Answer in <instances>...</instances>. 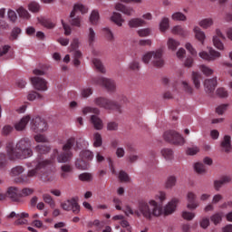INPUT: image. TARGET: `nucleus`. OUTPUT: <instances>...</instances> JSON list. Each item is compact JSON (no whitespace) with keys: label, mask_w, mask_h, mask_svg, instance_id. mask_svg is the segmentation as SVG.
Masks as SVG:
<instances>
[{"label":"nucleus","mask_w":232,"mask_h":232,"mask_svg":"<svg viewBox=\"0 0 232 232\" xmlns=\"http://www.w3.org/2000/svg\"><path fill=\"white\" fill-rule=\"evenodd\" d=\"M99 11L93 10L90 16V22L92 24H97L99 23Z\"/></svg>","instance_id":"obj_49"},{"label":"nucleus","mask_w":232,"mask_h":232,"mask_svg":"<svg viewBox=\"0 0 232 232\" xmlns=\"http://www.w3.org/2000/svg\"><path fill=\"white\" fill-rule=\"evenodd\" d=\"M83 115H87V113H94L95 115H99L101 113V111L99 108L95 107H85L82 109Z\"/></svg>","instance_id":"obj_46"},{"label":"nucleus","mask_w":232,"mask_h":232,"mask_svg":"<svg viewBox=\"0 0 232 232\" xmlns=\"http://www.w3.org/2000/svg\"><path fill=\"white\" fill-rule=\"evenodd\" d=\"M34 193V188H24L20 191V198L21 197H30Z\"/></svg>","instance_id":"obj_56"},{"label":"nucleus","mask_w":232,"mask_h":232,"mask_svg":"<svg viewBox=\"0 0 232 232\" xmlns=\"http://www.w3.org/2000/svg\"><path fill=\"white\" fill-rule=\"evenodd\" d=\"M150 61H151V64L155 66V68H162V66H164V58H162V50L159 49L157 51L148 53L142 57V62L145 64H148Z\"/></svg>","instance_id":"obj_4"},{"label":"nucleus","mask_w":232,"mask_h":232,"mask_svg":"<svg viewBox=\"0 0 232 232\" xmlns=\"http://www.w3.org/2000/svg\"><path fill=\"white\" fill-rule=\"evenodd\" d=\"M79 12L81 14H87L88 7L83 5L77 4L74 5L73 10L72 11L70 17H71V24L72 26H77L78 28L81 27V16L78 15Z\"/></svg>","instance_id":"obj_7"},{"label":"nucleus","mask_w":232,"mask_h":232,"mask_svg":"<svg viewBox=\"0 0 232 232\" xmlns=\"http://www.w3.org/2000/svg\"><path fill=\"white\" fill-rule=\"evenodd\" d=\"M221 148H223V151H225V153H231V136L226 135L224 137V140L221 142Z\"/></svg>","instance_id":"obj_20"},{"label":"nucleus","mask_w":232,"mask_h":232,"mask_svg":"<svg viewBox=\"0 0 232 232\" xmlns=\"http://www.w3.org/2000/svg\"><path fill=\"white\" fill-rule=\"evenodd\" d=\"M199 26L201 28H209V26H213V19L212 18H205L199 22Z\"/></svg>","instance_id":"obj_47"},{"label":"nucleus","mask_w":232,"mask_h":232,"mask_svg":"<svg viewBox=\"0 0 232 232\" xmlns=\"http://www.w3.org/2000/svg\"><path fill=\"white\" fill-rule=\"evenodd\" d=\"M95 106L99 108H103L104 110H114V111H118V113H122L121 109V105L112 100L104 97H98L94 99Z\"/></svg>","instance_id":"obj_5"},{"label":"nucleus","mask_w":232,"mask_h":232,"mask_svg":"<svg viewBox=\"0 0 232 232\" xmlns=\"http://www.w3.org/2000/svg\"><path fill=\"white\" fill-rule=\"evenodd\" d=\"M196 39L201 43V44H204V40L206 39V34L202 30H200L199 27L194 28Z\"/></svg>","instance_id":"obj_29"},{"label":"nucleus","mask_w":232,"mask_h":232,"mask_svg":"<svg viewBox=\"0 0 232 232\" xmlns=\"http://www.w3.org/2000/svg\"><path fill=\"white\" fill-rule=\"evenodd\" d=\"M35 151L38 152V157H41L42 160H45L41 155H46V153H50V146L46 144H38L35 147Z\"/></svg>","instance_id":"obj_22"},{"label":"nucleus","mask_w":232,"mask_h":232,"mask_svg":"<svg viewBox=\"0 0 232 232\" xmlns=\"http://www.w3.org/2000/svg\"><path fill=\"white\" fill-rule=\"evenodd\" d=\"M119 179L121 182H130V176L124 170L120 171Z\"/></svg>","instance_id":"obj_57"},{"label":"nucleus","mask_w":232,"mask_h":232,"mask_svg":"<svg viewBox=\"0 0 232 232\" xmlns=\"http://www.w3.org/2000/svg\"><path fill=\"white\" fill-rule=\"evenodd\" d=\"M217 78L206 80L204 82L205 92H207V93H213L215 92V88H217Z\"/></svg>","instance_id":"obj_17"},{"label":"nucleus","mask_w":232,"mask_h":232,"mask_svg":"<svg viewBox=\"0 0 232 232\" xmlns=\"http://www.w3.org/2000/svg\"><path fill=\"white\" fill-rule=\"evenodd\" d=\"M123 213H125L126 217H130V215H135V217H140V212L139 210H133L130 207V205H126L124 208L122 209Z\"/></svg>","instance_id":"obj_30"},{"label":"nucleus","mask_w":232,"mask_h":232,"mask_svg":"<svg viewBox=\"0 0 232 232\" xmlns=\"http://www.w3.org/2000/svg\"><path fill=\"white\" fill-rule=\"evenodd\" d=\"M92 63L98 72H101V73H106V69H104V65H102V62H101L100 59L94 58L92 60Z\"/></svg>","instance_id":"obj_37"},{"label":"nucleus","mask_w":232,"mask_h":232,"mask_svg":"<svg viewBox=\"0 0 232 232\" xmlns=\"http://www.w3.org/2000/svg\"><path fill=\"white\" fill-rule=\"evenodd\" d=\"M173 21H186L187 17L181 12H176L171 16Z\"/></svg>","instance_id":"obj_51"},{"label":"nucleus","mask_w":232,"mask_h":232,"mask_svg":"<svg viewBox=\"0 0 232 232\" xmlns=\"http://www.w3.org/2000/svg\"><path fill=\"white\" fill-rule=\"evenodd\" d=\"M156 200H159L160 204H162V202L166 200V192L164 191L158 192L156 194Z\"/></svg>","instance_id":"obj_64"},{"label":"nucleus","mask_w":232,"mask_h":232,"mask_svg":"<svg viewBox=\"0 0 232 232\" xmlns=\"http://www.w3.org/2000/svg\"><path fill=\"white\" fill-rule=\"evenodd\" d=\"M27 99L28 101H35V99H43V95L37 93V92H30Z\"/></svg>","instance_id":"obj_59"},{"label":"nucleus","mask_w":232,"mask_h":232,"mask_svg":"<svg viewBox=\"0 0 232 232\" xmlns=\"http://www.w3.org/2000/svg\"><path fill=\"white\" fill-rule=\"evenodd\" d=\"M169 28V18L164 17L160 23V32H166Z\"/></svg>","instance_id":"obj_43"},{"label":"nucleus","mask_w":232,"mask_h":232,"mask_svg":"<svg viewBox=\"0 0 232 232\" xmlns=\"http://www.w3.org/2000/svg\"><path fill=\"white\" fill-rule=\"evenodd\" d=\"M188 204L187 205V208L188 209H197V208H198V203H197V195H195V193L193 192H188Z\"/></svg>","instance_id":"obj_18"},{"label":"nucleus","mask_w":232,"mask_h":232,"mask_svg":"<svg viewBox=\"0 0 232 232\" xmlns=\"http://www.w3.org/2000/svg\"><path fill=\"white\" fill-rule=\"evenodd\" d=\"M75 145V138H70L67 140L66 143L63 146V152L58 154L57 161L60 163H64L70 161L72 157V148Z\"/></svg>","instance_id":"obj_6"},{"label":"nucleus","mask_w":232,"mask_h":232,"mask_svg":"<svg viewBox=\"0 0 232 232\" xmlns=\"http://www.w3.org/2000/svg\"><path fill=\"white\" fill-rule=\"evenodd\" d=\"M194 169L199 175H202V173H206V166L203 163H196L194 166Z\"/></svg>","instance_id":"obj_52"},{"label":"nucleus","mask_w":232,"mask_h":232,"mask_svg":"<svg viewBox=\"0 0 232 232\" xmlns=\"http://www.w3.org/2000/svg\"><path fill=\"white\" fill-rule=\"evenodd\" d=\"M231 182V177L229 176H223L220 178L219 180L214 181V188L216 191H218L224 184H229Z\"/></svg>","instance_id":"obj_19"},{"label":"nucleus","mask_w":232,"mask_h":232,"mask_svg":"<svg viewBox=\"0 0 232 232\" xmlns=\"http://www.w3.org/2000/svg\"><path fill=\"white\" fill-rule=\"evenodd\" d=\"M199 70L204 73V75H213V69L206 65H200Z\"/></svg>","instance_id":"obj_58"},{"label":"nucleus","mask_w":232,"mask_h":232,"mask_svg":"<svg viewBox=\"0 0 232 232\" xmlns=\"http://www.w3.org/2000/svg\"><path fill=\"white\" fill-rule=\"evenodd\" d=\"M222 212H218L210 217V220L211 222H213V224H215V226H218V224H220L222 222Z\"/></svg>","instance_id":"obj_39"},{"label":"nucleus","mask_w":232,"mask_h":232,"mask_svg":"<svg viewBox=\"0 0 232 232\" xmlns=\"http://www.w3.org/2000/svg\"><path fill=\"white\" fill-rule=\"evenodd\" d=\"M30 12L37 13L41 10V5L37 2H31L28 5Z\"/></svg>","instance_id":"obj_50"},{"label":"nucleus","mask_w":232,"mask_h":232,"mask_svg":"<svg viewBox=\"0 0 232 232\" xmlns=\"http://www.w3.org/2000/svg\"><path fill=\"white\" fill-rule=\"evenodd\" d=\"M8 164V160L6 159V154L0 153V169H5Z\"/></svg>","instance_id":"obj_53"},{"label":"nucleus","mask_w":232,"mask_h":232,"mask_svg":"<svg viewBox=\"0 0 232 232\" xmlns=\"http://www.w3.org/2000/svg\"><path fill=\"white\" fill-rule=\"evenodd\" d=\"M23 173H24V167L23 166H16L11 169V175H13V177H19V175H23Z\"/></svg>","instance_id":"obj_41"},{"label":"nucleus","mask_w":232,"mask_h":232,"mask_svg":"<svg viewBox=\"0 0 232 232\" xmlns=\"http://www.w3.org/2000/svg\"><path fill=\"white\" fill-rule=\"evenodd\" d=\"M61 208L64 211H72L74 215H79L81 212V206H79V197H73L67 199L61 204Z\"/></svg>","instance_id":"obj_8"},{"label":"nucleus","mask_w":232,"mask_h":232,"mask_svg":"<svg viewBox=\"0 0 232 232\" xmlns=\"http://www.w3.org/2000/svg\"><path fill=\"white\" fill-rule=\"evenodd\" d=\"M6 153L9 160L30 159V157H34L32 141L28 138H23L16 143L15 149L14 148V142H8L6 144Z\"/></svg>","instance_id":"obj_2"},{"label":"nucleus","mask_w":232,"mask_h":232,"mask_svg":"<svg viewBox=\"0 0 232 232\" xmlns=\"http://www.w3.org/2000/svg\"><path fill=\"white\" fill-rule=\"evenodd\" d=\"M95 39H96L95 31L93 30V28L90 27L87 33V41L89 43V46L91 47L93 46L95 43Z\"/></svg>","instance_id":"obj_28"},{"label":"nucleus","mask_w":232,"mask_h":232,"mask_svg":"<svg viewBox=\"0 0 232 232\" xmlns=\"http://www.w3.org/2000/svg\"><path fill=\"white\" fill-rule=\"evenodd\" d=\"M164 140L166 142H169L170 144H176V146H183L186 142L184 137L179 134L175 130H168L163 134Z\"/></svg>","instance_id":"obj_9"},{"label":"nucleus","mask_w":232,"mask_h":232,"mask_svg":"<svg viewBox=\"0 0 232 232\" xmlns=\"http://www.w3.org/2000/svg\"><path fill=\"white\" fill-rule=\"evenodd\" d=\"M75 166L77 168V169H88L90 164L88 163V161H86V160H82L81 158V160H77L75 162Z\"/></svg>","instance_id":"obj_32"},{"label":"nucleus","mask_w":232,"mask_h":232,"mask_svg":"<svg viewBox=\"0 0 232 232\" xmlns=\"http://www.w3.org/2000/svg\"><path fill=\"white\" fill-rule=\"evenodd\" d=\"M92 83L104 86L109 92H115V82L111 79L97 76L92 78Z\"/></svg>","instance_id":"obj_10"},{"label":"nucleus","mask_w":232,"mask_h":232,"mask_svg":"<svg viewBox=\"0 0 232 232\" xmlns=\"http://www.w3.org/2000/svg\"><path fill=\"white\" fill-rule=\"evenodd\" d=\"M161 155L166 159V160H171L173 159V150L163 149L161 150Z\"/></svg>","instance_id":"obj_42"},{"label":"nucleus","mask_w":232,"mask_h":232,"mask_svg":"<svg viewBox=\"0 0 232 232\" xmlns=\"http://www.w3.org/2000/svg\"><path fill=\"white\" fill-rule=\"evenodd\" d=\"M80 157L82 160L85 161L93 160V152L90 150H82L80 153Z\"/></svg>","instance_id":"obj_33"},{"label":"nucleus","mask_w":232,"mask_h":232,"mask_svg":"<svg viewBox=\"0 0 232 232\" xmlns=\"http://www.w3.org/2000/svg\"><path fill=\"white\" fill-rule=\"evenodd\" d=\"M150 34H151V29H150V28L138 30V35L140 37H148V35H150Z\"/></svg>","instance_id":"obj_60"},{"label":"nucleus","mask_w":232,"mask_h":232,"mask_svg":"<svg viewBox=\"0 0 232 232\" xmlns=\"http://www.w3.org/2000/svg\"><path fill=\"white\" fill-rule=\"evenodd\" d=\"M16 12L20 17H23V19H30V13H28L23 6L19 7Z\"/></svg>","instance_id":"obj_48"},{"label":"nucleus","mask_w":232,"mask_h":232,"mask_svg":"<svg viewBox=\"0 0 232 232\" xmlns=\"http://www.w3.org/2000/svg\"><path fill=\"white\" fill-rule=\"evenodd\" d=\"M199 57L204 59V61H217V59H220L221 54L220 52H218L213 48H209L208 53L206 51L199 53Z\"/></svg>","instance_id":"obj_13"},{"label":"nucleus","mask_w":232,"mask_h":232,"mask_svg":"<svg viewBox=\"0 0 232 232\" xmlns=\"http://www.w3.org/2000/svg\"><path fill=\"white\" fill-rule=\"evenodd\" d=\"M146 21L140 18H133L129 22L130 28H139V26H144Z\"/></svg>","instance_id":"obj_26"},{"label":"nucleus","mask_w":232,"mask_h":232,"mask_svg":"<svg viewBox=\"0 0 232 232\" xmlns=\"http://www.w3.org/2000/svg\"><path fill=\"white\" fill-rule=\"evenodd\" d=\"M31 130L34 131V133H42V131L48 130V123L40 117H36L32 120Z\"/></svg>","instance_id":"obj_11"},{"label":"nucleus","mask_w":232,"mask_h":232,"mask_svg":"<svg viewBox=\"0 0 232 232\" xmlns=\"http://www.w3.org/2000/svg\"><path fill=\"white\" fill-rule=\"evenodd\" d=\"M31 82L35 90H39L40 92H46V90H48L46 80L41 77L31 78Z\"/></svg>","instance_id":"obj_14"},{"label":"nucleus","mask_w":232,"mask_h":232,"mask_svg":"<svg viewBox=\"0 0 232 232\" xmlns=\"http://www.w3.org/2000/svg\"><path fill=\"white\" fill-rule=\"evenodd\" d=\"M39 23L42 24V26H44L45 28H55V24H53V22H52V20L48 18H40Z\"/></svg>","instance_id":"obj_35"},{"label":"nucleus","mask_w":232,"mask_h":232,"mask_svg":"<svg viewBox=\"0 0 232 232\" xmlns=\"http://www.w3.org/2000/svg\"><path fill=\"white\" fill-rule=\"evenodd\" d=\"M30 115H27L21 119V121L14 125V128L17 131H23L26 128V124L30 122Z\"/></svg>","instance_id":"obj_23"},{"label":"nucleus","mask_w":232,"mask_h":232,"mask_svg":"<svg viewBox=\"0 0 232 232\" xmlns=\"http://www.w3.org/2000/svg\"><path fill=\"white\" fill-rule=\"evenodd\" d=\"M172 34H174V35H181L182 37H186V35H188V31H186L180 25H176L172 29Z\"/></svg>","instance_id":"obj_31"},{"label":"nucleus","mask_w":232,"mask_h":232,"mask_svg":"<svg viewBox=\"0 0 232 232\" xmlns=\"http://www.w3.org/2000/svg\"><path fill=\"white\" fill-rule=\"evenodd\" d=\"M91 122L95 128V130H102L103 124H102V120L99 118L97 115H92L91 116Z\"/></svg>","instance_id":"obj_25"},{"label":"nucleus","mask_w":232,"mask_h":232,"mask_svg":"<svg viewBox=\"0 0 232 232\" xmlns=\"http://www.w3.org/2000/svg\"><path fill=\"white\" fill-rule=\"evenodd\" d=\"M93 146L94 148H101L102 146V136L99 134V132H96L93 136Z\"/></svg>","instance_id":"obj_44"},{"label":"nucleus","mask_w":232,"mask_h":232,"mask_svg":"<svg viewBox=\"0 0 232 232\" xmlns=\"http://www.w3.org/2000/svg\"><path fill=\"white\" fill-rule=\"evenodd\" d=\"M34 162H36L35 168L29 169L27 175H22L14 179L16 184H28L30 179L39 177L42 169L53 166V160H43L40 156L35 159Z\"/></svg>","instance_id":"obj_3"},{"label":"nucleus","mask_w":232,"mask_h":232,"mask_svg":"<svg viewBox=\"0 0 232 232\" xmlns=\"http://www.w3.org/2000/svg\"><path fill=\"white\" fill-rule=\"evenodd\" d=\"M34 140H35V142L46 143V142H48V138H46V136H44L43 134H38V135L34 136Z\"/></svg>","instance_id":"obj_63"},{"label":"nucleus","mask_w":232,"mask_h":232,"mask_svg":"<svg viewBox=\"0 0 232 232\" xmlns=\"http://www.w3.org/2000/svg\"><path fill=\"white\" fill-rule=\"evenodd\" d=\"M43 199L45 204H48L50 208H52V209L55 208V200H53V198H52V196H50L49 194H44Z\"/></svg>","instance_id":"obj_38"},{"label":"nucleus","mask_w":232,"mask_h":232,"mask_svg":"<svg viewBox=\"0 0 232 232\" xmlns=\"http://www.w3.org/2000/svg\"><path fill=\"white\" fill-rule=\"evenodd\" d=\"M79 179L82 182H90L93 179V176L88 172H84L79 175Z\"/></svg>","instance_id":"obj_54"},{"label":"nucleus","mask_w":232,"mask_h":232,"mask_svg":"<svg viewBox=\"0 0 232 232\" xmlns=\"http://www.w3.org/2000/svg\"><path fill=\"white\" fill-rule=\"evenodd\" d=\"M62 172H61V178L62 179H68V177H70V173H72V171H73V169L68 165H63L61 167Z\"/></svg>","instance_id":"obj_27"},{"label":"nucleus","mask_w":232,"mask_h":232,"mask_svg":"<svg viewBox=\"0 0 232 232\" xmlns=\"http://www.w3.org/2000/svg\"><path fill=\"white\" fill-rule=\"evenodd\" d=\"M103 33H104V35L107 39V41H113L114 39V36H113V33H111V31L108 28H104L103 29Z\"/></svg>","instance_id":"obj_62"},{"label":"nucleus","mask_w":232,"mask_h":232,"mask_svg":"<svg viewBox=\"0 0 232 232\" xmlns=\"http://www.w3.org/2000/svg\"><path fill=\"white\" fill-rule=\"evenodd\" d=\"M192 80H193V83L195 85V88H197L198 90V88H200V81H202V75L198 72H192Z\"/></svg>","instance_id":"obj_36"},{"label":"nucleus","mask_w":232,"mask_h":232,"mask_svg":"<svg viewBox=\"0 0 232 232\" xmlns=\"http://www.w3.org/2000/svg\"><path fill=\"white\" fill-rule=\"evenodd\" d=\"M111 19L118 26H122V23H124V19H122V15L119 13H113Z\"/></svg>","instance_id":"obj_34"},{"label":"nucleus","mask_w":232,"mask_h":232,"mask_svg":"<svg viewBox=\"0 0 232 232\" xmlns=\"http://www.w3.org/2000/svg\"><path fill=\"white\" fill-rule=\"evenodd\" d=\"M28 217H30V215L25 212L17 214L16 220L14 221L15 226H24L25 224H28V220H26Z\"/></svg>","instance_id":"obj_21"},{"label":"nucleus","mask_w":232,"mask_h":232,"mask_svg":"<svg viewBox=\"0 0 232 232\" xmlns=\"http://www.w3.org/2000/svg\"><path fill=\"white\" fill-rule=\"evenodd\" d=\"M115 9L118 10V12H121L122 14H125V15H131L133 14V8L127 7L126 5L122 4H117L115 5Z\"/></svg>","instance_id":"obj_24"},{"label":"nucleus","mask_w":232,"mask_h":232,"mask_svg":"<svg viewBox=\"0 0 232 232\" xmlns=\"http://www.w3.org/2000/svg\"><path fill=\"white\" fill-rule=\"evenodd\" d=\"M224 39H226V36L222 34L220 29H217L216 35L213 37V44L218 50H224V44H222Z\"/></svg>","instance_id":"obj_15"},{"label":"nucleus","mask_w":232,"mask_h":232,"mask_svg":"<svg viewBox=\"0 0 232 232\" xmlns=\"http://www.w3.org/2000/svg\"><path fill=\"white\" fill-rule=\"evenodd\" d=\"M73 52V64L74 66H80L81 65V58L82 57V53L79 50L72 51Z\"/></svg>","instance_id":"obj_40"},{"label":"nucleus","mask_w":232,"mask_h":232,"mask_svg":"<svg viewBox=\"0 0 232 232\" xmlns=\"http://www.w3.org/2000/svg\"><path fill=\"white\" fill-rule=\"evenodd\" d=\"M177 204H179V199L176 198H172L170 202L162 208V204H159L157 201L151 199L148 201H140L138 205V211L140 215H142L144 218L147 220H151L153 217H160V215H171L175 213V209H177Z\"/></svg>","instance_id":"obj_1"},{"label":"nucleus","mask_w":232,"mask_h":232,"mask_svg":"<svg viewBox=\"0 0 232 232\" xmlns=\"http://www.w3.org/2000/svg\"><path fill=\"white\" fill-rule=\"evenodd\" d=\"M175 184H177V178L175 176H170L166 182V188H168L169 189L173 188V186H175Z\"/></svg>","instance_id":"obj_55"},{"label":"nucleus","mask_w":232,"mask_h":232,"mask_svg":"<svg viewBox=\"0 0 232 232\" xmlns=\"http://www.w3.org/2000/svg\"><path fill=\"white\" fill-rule=\"evenodd\" d=\"M217 95H218L221 99H226L227 97L228 93L227 91L225 88H218L216 92Z\"/></svg>","instance_id":"obj_61"},{"label":"nucleus","mask_w":232,"mask_h":232,"mask_svg":"<svg viewBox=\"0 0 232 232\" xmlns=\"http://www.w3.org/2000/svg\"><path fill=\"white\" fill-rule=\"evenodd\" d=\"M51 169L52 166L42 169L39 172V179L42 180V182H55V180H57V176L55 173L52 172Z\"/></svg>","instance_id":"obj_12"},{"label":"nucleus","mask_w":232,"mask_h":232,"mask_svg":"<svg viewBox=\"0 0 232 232\" xmlns=\"http://www.w3.org/2000/svg\"><path fill=\"white\" fill-rule=\"evenodd\" d=\"M168 46L169 50L175 51L179 46H180V43L173 38H169L168 41Z\"/></svg>","instance_id":"obj_45"},{"label":"nucleus","mask_w":232,"mask_h":232,"mask_svg":"<svg viewBox=\"0 0 232 232\" xmlns=\"http://www.w3.org/2000/svg\"><path fill=\"white\" fill-rule=\"evenodd\" d=\"M6 195L13 202H19L21 200L20 191L16 187L8 188Z\"/></svg>","instance_id":"obj_16"}]
</instances>
